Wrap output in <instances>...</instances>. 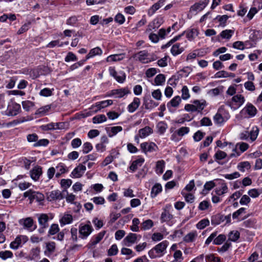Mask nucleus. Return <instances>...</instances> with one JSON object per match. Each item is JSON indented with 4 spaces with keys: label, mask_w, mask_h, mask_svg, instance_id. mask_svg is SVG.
<instances>
[{
    "label": "nucleus",
    "mask_w": 262,
    "mask_h": 262,
    "mask_svg": "<svg viewBox=\"0 0 262 262\" xmlns=\"http://www.w3.org/2000/svg\"><path fill=\"white\" fill-rule=\"evenodd\" d=\"M24 196L25 198H28L31 203L34 200L40 202L42 201L45 198L43 194L37 191H33L32 189H30L24 192Z\"/></svg>",
    "instance_id": "6"
},
{
    "label": "nucleus",
    "mask_w": 262,
    "mask_h": 262,
    "mask_svg": "<svg viewBox=\"0 0 262 262\" xmlns=\"http://www.w3.org/2000/svg\"><path fill=\"white\" fill-rule=\"evenodd\" d=\"M66 62L75 61L77 60L76 56L72 52H69L64 58Z\"/></svg>",
    "instance_id": "63"
},
{
    "label": "nucleus",
    "mask_w": 262,
    "mask_h": 262,
    "mask_svg": "<svg viewBox=\"0 0 262 262\" xmlns=\"http://www.w3.org/2000/svg\"><path fill=\"white\" fill-rule=\"evenodd\" d=\"M39 225L40 228L39 229V232L41 233L44 232V230L49 226L48 222L49 217L47 214H41L38 219Z\"/></svg>",
    "instance_id": "13"
},
{
    "label": "nucleus",
    "mask_w": 262,
    "mask_h": 262,
    "mask_svg": "<svg viewBox=\"0 0 262 262\" xmlns=\"http://www.w3.org/2000/svg\"><path fill=\"white\" fill-rule=\"evenodd\" d=\"M165 0H159L157 3L154 4L148 11V14L152 15L155 12L162 7L165 3Z\"/></svg>",
    "instance_id": "29"
},
{
    "label": "nucleus",
    "mask_w": 262,
    "mask_h": 262,
    "mask_svg": "<svg viewBox=\"0 0 262 262\" xmlns=\"http://www.w3.org/2000/svg\"><path fill=\"white\" fill-rule=\"evenodd\" d=\"M182 195L185 198V201L188 203H192L194 201V196L193 194L187 193L184 190L181 192Z\"/></svg>",
    "instance_id": "54"
},
{
    "label": "nucleus",
    "mask_w": 262,
    "mask_h": 262,
    "mask_svg": "<svg viewBox=\"0 0 262 262\" xmlns=\"http://www.w3.org/2000/svg\"><path fill=\"white\" fill-rule=\"evenodd\" d=\"M242 112L246 113L249 117H253L256 115L257 113V109L251 103H248L243 109Z\"/></svg>",
    "instance_id": "20"
},
{
    "label": "nucleus",
    "mask_w": 262,
    "mask_h": 262,
    "mask_svg": "<svg viewBox=\"0 0 262 262\" xmlns=\"http://www.w3.org/2000/svg\"><path fill=\"white\" fill-rule=\"evenodd\" d=\"M51 109L50 105H47L39 108L36 112V115H39L40 116L45 115L47 112Z\"/></svg>",
    "instance_id": "45"
},
{
    "label": "nucleus",
    "mask_w": 262,
    "mask_h": 262,
    "mask_svg": "<svg viewBox=\"0 0 262 262\" xmlns=\"http://www.w3.org/2000/svg\"><path fill=\"white\" fill-rule=\"evenodd\" d=\"M93 149V146L90 142H85L82 145V152L83 154H88Z\"/></svg>",
    "instance_id": "58"
},
{
    "label": "nucleus",
    "mask_w": 262,
    "mask_h": 262,
    "mask_svg": "<svg viewBox=\"0 0 262 262\" xmlns=\"http://www.w3.org/2000/svg\"><path fill=\"white\" fill-rule=\"evenodd\" d=\"M59 228L58 224H52L49 230L48 231V235H54L59 231Z\"/></svg>",
    "instance_id": "53"
},
{
    "label": "nucleus",
    "mask_w": 262,
    "mask_h": 262,
    "mask_svg": "<svg viewBox=\"0 0 262 262\" xmlns=\"http://www.w3.org/2000/svg\"><path fill=\"white\" fill-rule=\"evenodd\" d=\"M63 193L64 192H61L58 190H55L49 192L47 193V200L50 202L61 200L64 197Z\"/></svg>",
    "instance_id": "14"
},
{
    "label": "nucleus",
    "mask_w": 262,
    "mask_h": 262,
    "mask_svg": "<svg viewBox=\"0 0 262 262\" xmlns=\"http://www.w3.org/2000/svg\"><path fill=\"white\" fill-rule=\"evenodd\" d=\"M165 81V77L162 74H159L155 78L154 82L156 85H162Z\"/></svg>",
    "instance_id": "47"
},
{
    "label": "nucleus",
    "mask_w": 262,
    "mask_h": 262,
    "mask_svg": "<svg viewBox=\"0 0 262 262\" xmlns=\"http://www.w3.org/2000/svg\"><path fill=\"white\" fill-rule=\"evenodd\" d=\"M251 165L248 161L240 162L238 164L237 166V169L242 172H245L246 170L249 169Z\"/></svg>",
    "instance_id": "43"
},
{
    "label": "nucleus",
    "mask_w": 262,
    "mask_h": 262,
    "mask_svg": "<svg viewBox=\"0 0 262 262\" xmlns=\"http://www.w3.org/2000/svg\"><path fill=\"white\" fill-rule=\"evenodd\" d=\"M13 256V253L10 251L6 250L0 252V258L3 260H6L7 258H12Z\"/></svg>",
    "instance_id": "55"
},
{
    "label": "nucleus",
    "mask_w": 262,
    "mask_h": 262,
    "mask_svg": "<svg viewBox=\"0 0 262 262\" xmlns=\"http://www.w3.org/2000/svg\"><path fill=\"white\" fill-rule=\"evenodd\" d=\"M228 118L226 119L219 113H217L213 117V120L215 124L221 125L225 121L228 120Z\"/></svg>",
    "instance_id": "44"
},
{
    "label": "nucleus",
    "mask_w": 262,
    "mask_h": 262,
    "mask_svg": "<svg viewBox=\"0 0 262 262\" xmlns=\"http://www.w3.org/2000/svg\"><path fill=\"white\" fill-rule=\"evenodd\" d=\"M142 151L145 154L156 151L158 149V146L152 142H144L140 144Z\"/></svg>",
    "instance_id": "7"
},
{
    "label": "nucleus",
    "mask_w": 262,
    "mask_h": 262,
    "mask_svg": "<svg viewBox=\"0 0 262 262\" xmlns=\"http://www.w3.org/2000/svg\"><path fill=\"white\" fill-rule=\"evenodd\" d=\"M153 133V129L151 127L146 126L145 127L140 129L139 130V136L141 138H145Z\"/></svg>",
    "instance_id": "24"
},
{
    "label": "nucleus",
    "mask_w": 262,
    "mask_h": 262,
    "mask_svg": "<svg viewBox=\"0 0 262 262\" xmlns=\"http://www.w3.org/2000/svg\"><path fill=\"white\" fill-rule=\"evenodd\" d=\"M234 34V30L227 29L222 31L220 36L222 38L229 39Z\"/></svg>",
    "instance_id": "46"
},
{
    "label": "nucleus",
    "mask_w": 262,
    "mask_h": 262,
    "mask_svg": "<svg viewBox=\"0 0 262 262\" xmlns=\"http://www.w3.org/2000/svg\"><path fill=\"white\" fill-rule=\"evenodd\" d=\"M198 234L196 231H193L187 234L183 237V241L186 243L193 242L195 240Z\"/></svg>",
    "instance_id": "31"
},
{
    "label": "nucleus",
    "mask_w": 262,
    "mask_h": 262,
    "mask_svg": "<svg viewBox=\"0 0 262 262\" xmlns=\"http://www.w3.org/2000/svg\"><path fill=\"white\" fill-rule=\"evenodd\" d=\"M184 51V48L183 47H181L180 44L179 43H177L173 45L170 50L171 53L173 56H177L178 55H179Z\"/></svg>",
    "instance_id": "33"
},
{
    "label": "nucleus",
    "mask_w": 262,
    "mask_h": 262,
    "mask_svg": "<svg viewBox=\"0 0 262 262\" xmlns=\"http://www.w3.org/2000/svg\"><path fill=\"white\" fill-rule=\"evenodd\" d=\"M143 105L146 110H151L158 105V103L152 100L150 97L144 99Z\"/></svg>",
    "instance_id": "27"
},
{
    "label": "nucleus",
    "mask_w": 262,
    "mask_h": 262,
    "mask_svg": "<svg viewBox=\"0 0 262 262\" xmlns=\"http://www.w3.org/2000/svg\"><path fill=\"white\" fill-rule=\"evenodd\" d=\"M111 76L113 77L118 82L123 83L125 79V74L122 71L117 72L114 67H110L108 69Z\"/></svg>",
    "instance_id": "11"
},
{
    "label": "nucleus",
    "mask_w": 262,
    "mask_h": 262,
    "mask_svg": "<svg viewBox=\"0 0 262 262\" xmlns=\"http://www.w3.org/2000/svg\"><path fill=\"white\" fill-rule=\"evenodd\" d=\"M93 229L91 225L80 224L79 227L80 237L82 238H86L92 232Z\"/></svg>",
    "instance_id": "12"
},
{
    "label": "nucleus",
    "mask_w": 262,
    "mask_h": 262,
    "mask_svg": "<svg viewBox=\"0 0 262 262\" xmlns=\"http://www.w3.org/2000/svg\"><path fill=\"white\" fill-rule=\"evenodd\" d=\"M259 134V128L257 126H253L250 131H245L240 134V139L252 142L257 138Z\"/></svg>",
    "instance_id": "5"
},
{
    "label": "nucleus",
    "mask_w": 262,
    "mask_h": 262,
    "mask_svg": "<svg viewBox=\"0 0 262 262\" xmlns=\"http://www.w3.org/2000/svg\"><path fill=\"white\" fill-rule=\"evenodd\" d=\"M219 185H220V187H216L214 190L216 195L219 196H222L228 192L229 189L227 184L225 181L220 180L219 183Z\"/></svg>",
    "instance_id": "15"
},
{
    "label": "nucleus",
    "mask_w": 262,
    "mask_h": 262,
    "mask_svg": "<svg viewBox=\"0 0 262 262\" xmlns=\"http://www.w3.org/2000/svg\"><path fill=\"white\" fill-rule=\"evenodd\" d=\"M206 260L207 262H221L219 257H215L213 254H210L206 256Z\"/></svg>",
    "instance_id": "64"
},
{
    "label": "nucleus",
    "mask_w": 262,
    "mask_h": 262,
    "mask_svg": "<svg viewBox=\"0 0 262 262\" xmlns=\"http://www.w3.org/2000/svg\"><path fill=\"white\" fill-rule=\"evenodd\" d=\"M140 100L139 98H134L133 101L128 105L127 109L129 113L134 112L139 106Z\"/></svg>",
    "instance_id": "25"
},
{
    "label": "nucleus",
    "mask_w": 262,
    "mask_h": 262,
    "mask_svg": "<svg viewBox=\"0 0 262 262\" xmlns=\"http://www.w3.org/2000/svg\"><path fill=\"white\" fill-rule=\"evenodd\" d=\"M133 57L142 63H148L158 59L155 54L149 53L146 50L139 51L134 54Z\"/></svg>",
    "instance_id": "2"
},
{
    "label": "nucleus",
    "mask_w": 262,
    "mask_h": 262,
    "mask_svg": "<svg viewBox=\"0 0 262 262\" xmlns=\"http://www.w3.org/2000/svg\"><path fill=\"white\" fill-rule=\"evenodd\" d=\"M49 143V141L46 139H42L37 140L36 143L33 144L34 147L46 146Z\"/></svg>",
    "instance_id": "60"
},
{
    "label": "nucleus",
    "mask_w": 262,
    "mask_h": 262,
    "mask_svg": "<svg viewBox=\"0 0 262 262\" xmlns=\"http://www.w3.org/2000/svg\"><path fill=\"white\" fill-rule=\"evenodd\" d=\"M122 130V127L120 126L111 127L108 129V136L110 137H112Z\"/></svg>",
    "instance_id": "41"
},
{
    "label": "nucleus",
    "mask_w": 262,
    "mask_h": 262,
    "mask_svg": "<svg viewBox=\"0 0 262 262\" xmlns=\"http://www.w3.org/2000/svg\"><path fill=\"white\" fill-rule=\"evenodd\" d=\"M154 226V223L152 220L149 219L143 222L141 225V228L143 230L150 229Z\"/></svg>",
    "instance_id": "49"
},
{
    "label": "nucleus",
    "mask_w": 262,
    "mask_h": 262,
    "mask_svg": "<svg viewBox=\"0 0 262 262\" xmlns=\"http://www.w3.org/2000/svg\"><path fill=\"white\" fill-rule=\"evenodd\" d=\"M28 240V237L25 235H18L14 241L12 242L10 244V247L14 250L18 249L21 247Z\"/></svg>",
    "instance_id": "9"
},
{
    "label": "nucleus",
    "mask_w": 262,
    "mask_h": 262,
    "mask_svg": "<svg viewBox=\"0 0 262 262\" xmlns=\"http://www.w3.org/2000/svg\"><path fill=\"white\" fill-rule=\"evenodd\" d=\"M46 249L45 251V254L49 256L55 251L56 244L54 242H49L46 243Z\"/></svg>",
    "instance_id": "26"
},
{
    "label": "nucleus",
    "mask_w": 262,
    "mask_h": 262,
    "mask_svg": "<svg viewBox=\"0 0 262 262\" xmlns=\"http://www.w3.org/2000/svg\"><path fill=\"white\" fill-rule=\"evenodd\" d=\"M168 243L167 241H163L150 250L148 252V255L150 258L154 259L163 256L165 253Z\"/></svg>",
    "instance_id": "1"
},
{
    "label": "nucleus",
    "mask_w": 262,
    "mask_h": 262,
    "mask_svg": "<svg viewBox=\"0 0 262 262\" xmlns=\"http://www.w3.org/2000/svg\"><path fill=\"white\" fill-rule=\"evenodd\" d=\"M21 111L20 105L15 102L9 103L7 106L6 114L8 116L17 115Z\"/></svg>",
    "instance_id": "10"
},
{
    "label": "nucleus",
    "mask_w": 262,
    "mask_h": 262,
    "mask_svg": "<svg viewBox=\"0 0 262 262\" xmlns=\"http://www.w3.org/2000/svg\"><path fill=\"white\" fill-rule=\"evenodd\" d=\"M224 221V216L220 214L213 215L212 217L211 222L212 224L219 225Z\"/></svg>",
    "instance_id": "48"
},
{
    "label": "nucleus",
    "mask_w": 262,
    "mask_h": 262,
    "mask_svg": "<svg viewBox=\"0 0 262 262\" xmlns=\"http://www.w3.org/2000/svg\"><path fill=\"white\" fill-rule=\"evenodd\" d=\"M86 170V167L82 164H79L75 167L71 174V177L73 178H79L81 177Z\"/></svg>",
    "instance_id": "18"
},
{
    "label": "nucleus",
    "mask_w": 262,
    "mask_h": 262,
    "mask_svg": "<svg viewBox=\"0 0 262 262\" xmlns=\"http://www.w3.org/2000/svg\"><path fill=\"white\" fill-rule=\"evenodd\" d=\"M106 232L103 231L99 233L95 237H94L91 241V244L92 246H94L99 243L101 239L103 238Z\"/></svg>",
    "instance_id": "42"
},
{
    "label": "nucleus",
    "mask_w": 262,
    "mask_h": 262,
    "mask_svg": "<svg viewBox=\"0 0 262 262\" xmlns=\"http://www.w3.org/2000/svg\"><path fill=\"white\" fill-rule=\"evenodd\" d=\"M245 101V97L241 94L233 96L231 99L226 102V104L232 110H236L239 108Z\"/></svg>",
    "instance_id": "4"
},
{
    "label": "nucleus",
    "mask_w": 262,
    "mask_h": 262,
    "mask_svg": "<svg viewBox=\"0 0 262 262\" xmlns=\"http://www.w3.org/2000/svg\"><path fill=\"white\" fill-rule=\"evenodd\" d=\"M96 205H103L105 203V199L102 196H95L91 199Z\"/></svg>",
    "instance_id": "62"
},
{
    "label": "nucleus",
    "mask_w": 262,
    "mask_h": 262,
    "mask_svg": "<svg viewBox=\"0 0 262 262\" xmlns=\"http://www.w3.org/2000/svg\"><path fill=\"white\" fill-rule=\"evenodd\" d=\"M162 187L160 184L156 183L152 187L151 190V197L155 198L160 192L162 191Z\"/></svg>",
    "instance_id": "36"
},
{
    "label": "nucleus",
    "mask_w": 262,
    "mask_h": 262,
    "mask_svg": "<svg viewBox=\"0 0 262 262\" xmlns=\"http://www.w3.org/2000/svg\"><path fill=\"white\" fill-rule=\"evenodd\" d=\"M106 116L103 114L97 115L93 118V122L94 124L101 123L106 121Z\"/></svg>",
    "instance_id": "50"
},
{
    "label": "nucleus",
    "mask_w": 262,
    "mask_h": 262,
    "mask_svg": "<svg viewBox=\"0 0 262 262\" xmlns=\"http://www.w3.org/2000/svg\"><path fill=\"white\" fill-rule=\"evenodd\" d=\"M102 54V51L99 47H96L91 49L86 55V59H89L96 55H100Z\"/></svg>",
    "instance_id": "37"
},
{
    "label": "nucleus",
    "mask_w": 262,
    "mask_h": 262,
    "mask_svg": "<svg viewBox=\"0 0 262 262\" xmlns=\"http://www.w3.org/2000/svg\"><path fill=\"white\" fill-rule=\"evenodd\" d=\"M192 104H187L185 106V110L187 112H197L201 113L202 111L207 105V102L205 100H195L192 101Z\"/></svg>",
    "instance_id": "3"
},
{
    "label": "nucleus",
    "mask_w": 262,
    "mask_h": 262,
    "mask_svg": "<svg viewBox=\"0 0 262 262\" xmlns=\"http://www.w3.org/2000/svg\"><path fill=\"white\" fill-rule=\"evenodd\" d=\"M137 237V234L130 233L124 238L123 242L126 246H129L131 245L136 243Z\"/></svg>",
    "instance_id": "21"
},
{
    "label": "nucleus",
    "mask_w": 262,
    "mask_h": 262,
    "mask_svg": "<svg viewBox=\"0 0 262 262\" xmlns=\"http://www.w3.org/2000/svg\"><path fill=\"white\" fill-rule=\"evenodd\" d=\"M168 209V207L166 206L163 209V211L162 212L161 216V221L162 222H168L173 218V215L170 213Z\"/></svg>",
    "instance_id": "23"
},
{
    "label": "nucleus",
    "mask_w": 262,
    "mask_h": 262,
    "mask_svg": "<svg viewBox=\"0 0 262 262\" xmlns=\"http://www.w3.org/2000/svg\"><path fill=\"white\" fill-rule=\"evenodd\" d=\"M186 37L189 41L193 40L199 35V31L196 28H191L184 32Z\"/></svg>",
    "instance_id": "22"
},
{
    "label": "nucleus",
    "mask_w": 262,
    "mask_h": 262,
    "mask_svg": "<svg viewBox=\"0 0 262 262\" xmlns=\"http://www.w3.org/2000/svg\"><path fill=\"white\" fill-rule=\"evenodd\" d=\"M118 252V247L116 244H113L108 250L107 255L108 256H114L117 254Z\"/></svg>",
    "instance_id": "59"
},
{
    "label": "nucleus",
    "mask_w": 262,
    "mask_h": 262,
    "mask_svg": "<svg viewBox=\"0 0 262 262\" xmlns=\"http://www.w3.org/2000/svg\"><path fill=\"white\" fill-rule=\"evenodd\" d=\"M17 79L16 77L15 76L9 78L6 81V88L9 89H12L14 86Z\"/></svg>",
    "instance_id": "52"
},
{
    "label": "nucleus",
    "mask_w": 262,
    "mask_h": 262,
    "mask_svg": "<svg viewBox=\"0 0 262 262\" xmlns=\"http://www.w3.org/2000/svg\"><path fill=\"white\" fill-rule=\"evenodd\" d=\"M165 166V162L164 160H159L156 162L155 171L158 174H161L163 171Z\"/></svg>",
    "instance_id": "34"
},
{
    "label": "nucleus",
    "mask_w": 262,
    "mask_h": 262,
    "mask_svg": "<svg viewBox=\"0 0 262 262\" xmlns=\"http://www.w3.org/2000/svg\"><path fill=\"white\" fill-rule=\"evenodd\" d=\"M240 233L238 231H231L228 236V241L236 242L239 237Z\"/></svg>",
    "instance_id": "51"
},
{
    "label": "nucleus",
    "mask_w": 262,
    "mask_h": 262,
    "mask_svg": "<svg viewBox=\"0 0 262 262\" xmlns=\"http://www.w3.org/2000/svg\"><path fill=\"white\" fill-rule=\"evenodd\" d=\"M113 104L112 100H106L96 103L95 104L92 105L90 110L94 113L98 112L101 109L105 108Z\"/></svg>",
    "instance_id": "8"
},
{
    "label": "nucleus",
    "mask_w": 262,
    "mask_h": 262,
    "mask_svg": "<svg viewBox=\"0 0 262 262\" xmlns=\"http://www.w3.org/2000/svg\"><path fill=\"white\" fill-rule=\"evenodd\" d=\"M261 193V191L255 188L250 189L248 192L249 195L252 198H256L258 197Z\"/></svg>",
    "instance_id": "56"
},
{
    "label": "nucleus",
    "mask_w": 262,
    "mask_h": 262,
    "mask_svg": "<svg viewBox=\"0 0 262 262\" xmlns=\"http://www.w3.org/2000/svg\"><path fill=\"white\" fill-rule=\"evenodd\" d=\"M249 43V41L243 42L241 41H236L232 45V47L234 49L243 50L245 48V46H248Z\"/></svg>",
    "instance_id": "40"
},
{
    "label": "nucleus",
    "mask_w": 262,
    "mask_h": 262,
    "mask_svg": "<svg viewBox=\"0 0 262 262\" xmlns=\"http://www.w3.org/2000/svg\"><path fill=\"white\" fill-rule=\"evenodd\" d=\"M144 159L140 158L133 161L129 167V169L132 172L135 171L138 167L141 166L144 162Z\"/></svg>",
    "instance_id": "28"
},
{
    "label": "nucleus",
    "mask_w": 262,
    "mask_h": 262,
    "mask_svg": "<svg viewBox=\"0 0 262 262\" xmlns=\"http://www.w3.org/2000/svg\"><path fill=\"white\" fill-rule=\"evenodd\" d=\"M125 54H114L108 56L106 60L107 62H116L122 60L124 58Z\"/></svg>",
    "instance_id": "30"
},
{
    "label": "nucleus",
    "mask_w": 262,
    "mask_h": 262,
    "mask_svg": "<svg viewBox=\"0 0 262 262\" xmlns=\"http://www.w3.org/2000/svg\"><path fill=\"white\" fill-rule=\"evenodd\" d=\"M56 168L57 171L55 174V177L57 178H59L62 174L67 172L66 167L63 163L58 164Z\"/></svg>",
    "instance_id": "38"
},
{
    "label": "nucleus",
    "mask_w": 262,
    "mask_h": 262,
    "mask_svg": "<svg viewBox=\"0 0 262 262\" xmlns=\"http://www.w3.org/2000/svg\"><path fill=\"white\" fill-rule=\"evenodd\" d=\"M167 128L168 125L164 121H160L156 125L157 132L160 135L164 134Z\"/></svg>",
    "instance_id": "32"
},
{
    "label": "nucleus",
    "mask_w": 262,
    "mask_h": 262,
    "mask_svg": "<svg viewBox=\"0 0 262 262\" xmlns=\"http://www.w3.org/2000/svg\"><path fill=\"white\" fill-rule=\"evenodd\" d=\"M189 128L186 126H183L178 129L176 132L178 135L182 137L186 134H187L189 132Z\"/></svg>",
    "instance_id": "61"
},
{
    "label": "nucleus",
    "mask_w": 262,
    "mask_h": 262,
    "mask_svg": "<svg viewBox=\"0 0 262 262\" xmlns=\"http://www.w3.org/2000/svg\"><path fill=\"white\" fill-rule=\"evenodd\" d=\"M19 223L23 225L24 228L30 231H32L36 228L35 226L33 227V220L30 217L20 220Z\"/></svg>",
    "instance_id": "17"
},
{
    "label": "nucleus",
    "mask_w": 262,
    "mask_h": 262,
    "mask_svg": "<svg viewBox=\"0 0 262 262\" xmlns=\"http://www.w3.org/2000/svg\"><path fill=\"white\" fill-rule=\"evenodd\" d=\"M209 225V221L208 219H203L196 224V227L199 229H203Z\"/></svg>",
    "instance_id": "57"
},
{
    "label": "nucleus",
    "mask_w": 262,
    "mask_h": 262,
    "mask_svg": "<svg viewBox=\"0 0 262 262\" xmlns=\"http://www.w3.org/2000/svg\"><path fill=\"white\" fill-rule=\"evenodd\" d=\"M73 221V216L69 214H65L60 219V224L61 226L71 223Z\"/></svg>",
    "instance_id": "35"
},
{
    "label": "nucleus",
    "mask_w": 262,
    "mask_h": 262,
    "mask_svg": "<svg viewBox=\"0 0 262 262\" xmlns=\"http://www.w3.org/2000/svg\"><path fill=\"white\" fill-rule=\"evenodd\" d=\"M129 93V91L127 88H122L111 91L109 96H114L115 98H122Z\"/></svg>",
    "instance_id": "19"
},
{
    "label": "nucleus",
    "mask_w": 262,
    "mask_h": 262,
    "mask_svg": "<svg viewBox=\"0 0 262 262\" xmlns=\"http://www.w3.org/2000/svg\"><path fill=\"white\" fill-rule=\"evenodd\" d=\"M181 102V98L179 96L173 97L167 104V107L169 108L170 106L173 107H178Z\"/></svg>",
    "instance_id": "39"
},
{
    "label": "nucleus",
    "mask_w": 262,
    "mask_h": 262,
    "mask_svg": "<svg viewBox=\"0 0 262 262\" xmlns=\"http://www.w3.org/2000/svg\"><path fill=\"white\" fill-rule=\"evenodd\" d=\"M42 174V167L37 165L34 166L30 171V176L32 180L35 181H38Z\"/></svg>",
    "instance_id": "16"
}]
</instances>
